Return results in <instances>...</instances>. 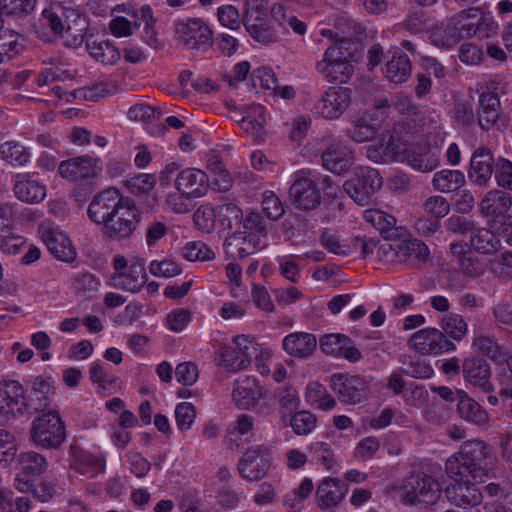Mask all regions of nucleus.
Masks as SVG:
<instances>
[{
    "mask_svg": "<svg viewBox=\"0 0 512 512\" xmlns=\"http://www.w3.org/2000/svg\"><path fill=\"white\" fill-rule=\"evenodd\" d=\"M486 458L485 443L480 440L469 441L447 459L445 471L452 482L480 481L488 471Z\"/></svg>",
    "mask_w": 512,
    "mask_h": 512,
    "instance_id": "nucleus-1",
    "label": "nucleus"
},
{
    "mask_svg": "<svg viewBox=\"0 0 512 512\" xmlns=\"http://www.w3.org/2000/svg\"><path fill=\"white\" fill-rule=\"evenodd\" d=\"M350 41L341 39L332 43L323 59L316 63V70L329 83H348L353 76L352 54L348 51Z\"/></svg>",
    "mask_w": 512,
    "mask_h": 512,
    "instance_id": "nucleus-2",
    "label": "nucleus"
},
{
    "mask_svg": "<svg viewBox=\"0 0 512 512\" xmlns=\"http://www.w3.org/2000/svg\"><path fill=\"white\" fill-rule=\"evenodd\" d=\"M512 196L510 193L499 189L488 191L482 198L479 209L483 217L487 219V225L498 235L512 233Z\"/></svg>",
    "mask_w": 512,
    "mask_h": 512,
    "instance_id": "nucleus-3",
    "label": "nucleus"
},
{
    "mask_svg": "<svg viewBox=\"0 0 512 512\" xmlns=\"http://www.w3.org/2000/svg\"><path fill=\"white\" fill-rule=\"evenodd\" d=\"M439 482L424 472L411 473L403 479L400 497L404 504L428 507L436 504L441 496Z\"/></svg>",
    "mask_w": 512,
    "mask_h": 512,
    "instance_id": "nucleus-4",
    "label": "nucleus"
},
{
    "mask_svg": "<svg viewBox=\"0 0 512 512\" xmlns=\"http://www.w3.org/2000/svg\"><path fill=\"white\" fill-rule=\"evenodd\" d=\"M30 435L35 445L58 449L66 439L65 423L57 411L48 410L33 420Z\"/></svg>",
    "mask_w": 512,
    "mask_h": 512,
    "instance_id": "nucleus-5",
    "label": "nucleus"
},
{
    "mask_svg": "<svg viewBox=\"0 0 512 512\" xmlns=\"http://www.w3.org/2000/svg\"><path fill=\"white\" fill-rule=\"evenodd\" d=\"M382 185L383 179L377 169L360 166L343 183V189L355 203L365 206L373 200Z\"/></svg>",
    "mask_w": 512,
    "mask_h": 512,
    "instance_id": "nucleus-6",
    "label": "nucleus"
},
{
    "mask_svg": "<svg viewBox=\"0 0 512 512\" xmlns=\"http://www.w3.org/2000/svg\"><path fill=\"white\" fill-rule=\"evenodd\" d=\"M175 40L188 50L205 52L213 44V32L199 18H189L175 24Z\"/></svg>",
    "mask_w": 512,
    "mask_h": 512,
    "instance_id": "nucleus-7",
    "label": "nucleus"
},
{
    "mask_svg": "<svg viewBox=\"0 0 512 512\" xmlns=\"http://www.w3.org/2000/svg\"><path fill=\"white\" fill-rule=\"evenodd\" d=\"M28 416L25 389L16 380L0 381V423Z\"/></svg>",
    "mask_w": 512,
    "mask_h": 512,
    "instance_id": "nucleus-8",
    "label": "nucleus"
},
{
    "mask_svg": "<svg viewBox=\"0 0 512 512\" xmlns=\"http://www.w3.org/2000/svg\"><path fill=\"white\" fill-rule=\"evenodd\" d=\"M139 210L133 200L127 198L120 205L115 216L102 228L103 233L113 240L130 239L140 222Z\"/></svg>",
    "mask_w": 512,
    "mask_h": 512,
    "instance_id": "nucleus-9",
    "label": "nucleus"
},
{
    "mask_svg": "<svg viewBox=\"0 0 512 512\" xmlns=\"http://www.w3.org/2000/svg\"><path fill=\"white\" fill-rule=\"evenodd\" d=\"M330 386L340 402L356 405L364 402L369 396V384L359 375L335 373L330 377Z\"/></svg>",
    "mask_w": 512,
    "mask_h": 512,
    "instance_id": "nucleus-10",
    "label": "nucleus"
},
{
    "mask_svg": "<svg viewBox=\"0 0 512 512\" xmlns=\"http://www.w3.org/2000/svg\"><path fill=\"white\" fill-rule=\"evenodd\" d=\"M257 356V347L246 335L233 338V346H223L219 352V364L230 371L246 368L253 357Z\"/></svg>",
    "mask_w": 512,
    "mask_h": 512,
    "instance_id": "nucleus-11",
    "label": "nucleus"
},
{
    "mask_svg": "<svg viewBox=\"0 0 512 512\" xmlns=\"http://www.w3.org/2000/svg\"><path fill=\"white\" fill-rule=\"evenodd\" d=\"M58 170L61 177L77 185H88L91 190V180L98 176L102 167L98 158L84 155L62 161Z\"/></svg>",
    "mask_w": 512,
    "mask_h": 512,
    "instance_id": "nucleus-12",
    "label": "nucleus"
},
{
    "mask_svg": "<svg viewBox=\"0 0 512 512\" xmlns=\"http://www.w3.org/2000/svg\"><path fill=\"white\" fill-rule=\"evenodd\" d=\"M127 197H124L116 188H107L97 193L89 203L87 214L89 219L95 224H107L110 218L115 216L120 205L124 203Z\"/></svg>",
    "mask_w": 512,
    "mask_h": 512,
    "instance_id": "nucleus-13",
    "label": "nucleus"
},
{
    "mask_svg": "<svg viewBox=\"0 0 512 512\" xmlns=\"http://www.w3.org/2000/svg\"><path fill=\"white\" fill-rule=\"evenodd\" d=\"M72 18L75 22L85 23V19L81 17L76 9L59 1L49 3L41 14L43 24L47 25L55 35H61L63 32L73 35L70 25V19Z\"/></svg>",
    "mask_w": 512,
    "mask_h": 512,
    "instance_id": "nucleus-14",
    "label": "nucleus"
},
{
    "mask_svg": "<svg viewBox=\"0 0 512 512\" xmlns=\"http://www.w3.org/2000/svg\"><path fill=\"white\" fill-rule=\"evenodd\" d=\"M409 343L422 354L437 355L456 349V345L437 328H424L415 332Z\"/></svg>",
    "mask_w": 512,
    "mask_h": 512,
    "instance_id": "nucleus-15",
    "label": "nucleus"
},
{
    "mask_svg": "<svg viewBox=\"0 0 512 512\" xmlns=\"http://www.w3.org/2000/svg\"><path fill=\"white\" fill-rule=\"evenodd\" d=\"M351 94L347 87H329L315 104V110L325 119H338L349 107Z\"/></svg>",
    "mask_w": 512,
    "mask_h": 512,
    "instance_id": "nucleus-16",
    "label": "nucleus"
},
{
    "mask_svg": "<svg viewBox=\"0 0 512 512\" xmlns=\"http://www.w3.org/2000/svg\"><path fill=\"white\" fill-rule=\"evenodd\" d=\"M289 197L295 208L309 212L321 204L320 190L309 177H297L289 189Z\"/></svg>",
    "mask_w": 512,
    "mask_h": 512,
    "instance_id": "nucleus-17",
    "label": "nucleus"
},
{
    "mask_svg": "<svg viewBox=\"0 0 512 512\" xmlns=\"http://www.w3.org/2000/svg\"><path fill=\"white\" fill-rule=\"evenodd\" d=\"M54 381L50 376L40 375L36 377L29 390L25 389V401L27 403L28 416L42 412L51 404V395L54 394Z\"/></svg>",
    "mask_w": 512,
    "mask_h": 512,
    "instance_id": "nucleus-18",
    "label": "nucleus"
},
{
    "mask_svg": "<svg viewBox=\"0 0 512 512\" xmlns=\"http://www.w3.org/2000/svg\"><path fill=\"white\" fill-rule=\"evenodd\" d=\"M447 500L454 506L471 509L483 501V494L472 481L452 482L444 488Z\"/></svg>",
    "mask_w": 512,
    "mask_h": 512,
    "instance_id": "nucleus-19",
    "label": "nucleus"
},
{
    "mask_svg": "<svg viewBox=\"0 0 512 512\" xmlns=\"http://www.w3.org/2000/svg\"><path fill=\"white\" fill-rule=\"evenodd\" d=\"M465 380L474 387L482 389L485 393L493 391L491 383V367L489 363L479 356L469 357L462 364Z\"/></svg>",
    "mask_w": 512,
    "mask_h": 512,
    "instance_id": "nucleus-20",
    "label": "nucleus"
},
{
    "mask_svg": "<svg viewBox=\"0 0 512 512\" xmlns=\"http://www.w3.org/2000/svg\"><path fill=\"white\" fill-rule=\"evenodd\" d=\"M260 238L257 233L248 234L240 229L228 236L224 242V250L233 260L243 259L254 254L260 246Z\"/></svg>",
    "mask_w": 512,
    "mask_h": 512,
    "instance_id": "nucleus-21",
    "label": "nucleus"
},
{
    "mask_svg": "<svg viewBox=\"0 0 512 512\" xmlns=\"http://www.w3.org/2000/svg\"><path fill=\"white\" fill-rule=\"evenodd\" d=\"M495 162L489 149L478 148L471 156L468 178L478 186L486 185L495 172Z\"/></svg>",
    "mask_w": 512,
    "mask_h": 512,
    "instance_id": "nucleus-22",
    "label": "nucleus"
},
{
    "mask_svg": "<svg viewBox=\"0 0 512 512\" xmlns=\"http://www.w3.org/2000/svg\"><path fill=\"white\" fill-rule=\"evenodd\" d=\"M177 190L187 196L196 198L205 195L209 189L207 174L196 168L182 170L175 179Z\"/></svg>",
    "mask_w": 512,
    "mask_h": 512,
    "instance_id": "nucleus-23",
    "label": "nucleus"
},
{
    "mask_svg": "<svg viewBox=\"0 0 512 512\" xmlns=\"http://www.w3.org/2000/svg\"><path fill=\"white\" fill-rule=\"evenodd\" d=\"M70 456L71 467L84 476L93 478L105 472L106 463L103 456L83 451L77 445L70 446Z\"/></svg>",
    "mask_w": 512,
    "mask_h": 512,
    "instance_id": "nucleus-24",
    "label": "nucleus"
},
{
    "mask_svg": "<svg viewBox=\"0 0 512 512\" xmlns=\"http://www.w3.org/2000/svg\"><path fill=\"white\" fill-rule=\"evenodd\" d=\"M41 234L47 249L57 259L65 262H71L75 259V248L65 233L56 228H42Z\"/></svg>",
    "mask_w": 512,
    "mask_h": 512,
    "instance_id": "nucleus-25",
    "label": "nucleus"
},
{
    "mask_svg": "<svg viewBox=\"0 0 512 512\" xmlns=\"http://www.w3.org/2000/svg\"><path fill=\"white\" fill-rule=\"evenodd\" d=\"M458 226L462 232L471 230L470 244L473 249L482 254H492L500 247V240L497 233L489 228L472 229L471 223L457 219Z\"/></svg>",
    "mask_w": 512,
    "mask_h": 512,
    "instance_id": "nucleus-26",
    "label": "nucleus"
},
{
    "mask_svg": "<svg viewBox=\"0 0 512 512\" xmlns=\"http://www.w3.org/2000/svg\"><path fill=\"white\" fill-rule=\"evenodd\" d=\"M348 486L338 478H325L316 491L317 503L320 509L336 507L345 498Z\"/></svg>",
    "mask_w": 512,
    "mask_h": 512,
    "instance_id": "nucleus-27",
    "label": "nucleus"
},
{
    "mask_svg": "<svg viewBox=\"0 0 512 512\" xmlns=\"http://www.w3.org/2000/svg\"><path fill=\"white\" fill-rule=\"evenodd\" d=\"M268 468L269 462L260 455V448L247 449L238 462L239 474L249 481L262 479Z\"/></svg>",
    "mask_w": 512,
    "mask_h": 512,
    "instance_id": "nucleus-28",
    "label": "nucleus"
},
{
    "mask_svg": "<svg viewBox=\"0 0 512 512\" xmlns=\"http://www.w3.org/2000/svg\"><path fill=\"white\" fill-rule=\"evenodd\" d=\"M321 159L327 170L340 174L349 168L352 152L342 142H334L323 151Z\"/></svg>",
    "mask_w": 512,
    "mask_h": 512,
    "instance_id": "nucleus-29",
    "label": "nucleus"
},
{
    "mask_svg": "<svg viewBox=\"0 0 512 512\" xmlns=\"http://www.w3.org/2000/svg\"><path fill=\"white\" fill-rule=\"evenodd\" d=\"M317 346L314 334L307 332H293L284 337L282 347L285 352L296 358L309 357Z\"/></svg>",
    "mask_w": 512,
    "mask_h": 512,
    "instance_id": "nucleus-30",
    "label": "nucleus"
},
{
    "mask_svg": "<svg viewBox=\"0 0 512 512\" xmlns=\"http://www.w3.org/2000/svg\"><path fill=\"white\" fill-rule=\"evenodd\" d=\"M392 244H389V251L399 261H406L411 257L418 259L419 261H426L429 257V250L427 245L418 239H405L399 240V238L391 239Z\"/></svg>",
    "mask_w": 512,
    "mask_h": 512,
    "instance_id": "nucleus-31",
    "label": "nucleus"
},
{
    "mask_svg": "<svg viewBox=\"0 0 512 512\" xmlns=\"http://www.w3.org/2000/svg\"><path fill=\"white\" fill-rule=\"evenodd\" d=\"M233 398L238 407L249 409L262 398V388L255 378L245 377L236 382Z\"/></svg>",
    "mask_w": 512,
    "mask_h": 512,
    "instance_id": "nucleus-32",
    "label": "nucleus"
},
{
    "mask_svg": "<svg viewBox=\"0 0 512 512\" xmlns=\"http://www.w3.org/2000/svg\"><path fill=\"white\" fill-rule=\"evenodd\" d=\"M364 219L371 224L386 239L400 238L402 229L396 227V219L394 216L379 210L367 209L364 212Z\"/></svg>",
    "mask_w": 512,
    "mask_h": 512,
    "instance_id": "nucleus-33",
    "label": "nucleus"
},
{
    "mask_svg": "<svg viewBox=\"0 0 512 512\" xmlns=\"http://www.w3.org/2000/svg\"><path fill=\"white\" fill-rule=\"evenodd\" d=\"M479 12V8L471 7L459 11L449 19V24L459 41L462 39H470L478 34L479 27H477V22H472V20L478 16Z\"/></svg>",
    "mask_w": 512,
    "mask_h": 512,
    "instance_id": "nucleus-34",
    "label": "nucleus"
},
{
    "mask_svg": "<svg viewBox=\"0 0 512 512\" xmlns=\"http://www.w3.org/2000/svg\"><path fill=\"white\" fill-rule=\"evenodd\" d=\"M457 413L460 418L477 426H484L489 421L486 410L464 391H458Z\"/></svg>",
    "mask_w": 512,
    "mask_h": 512,
    "instance_id": "nucleus-35",
    "label": "nucleus"
},
{
    "mask_svg": "<svg viewBox=\"0 0 512 512\" xmlns=\"http://www.w3.org/2000/svg\"><path fill=\"white\" fill-rule=\"evenodd\" d=\"M114 279L121 289L133 293L139 291L147 280L145 261L143 259L132 260L127 272L119 273Z\"/></svg>",
    "mask_w": 512,
    "mask_h": 512,
    "instance_id": "nucleus-36",
    "label": "nucleus"
},
{
    "mask_svg": "<svg viewBox=\"0 0 512 512\" xmlns=\"http://www.w3.org/2000/svg\"><path fill=\"white\" fill-rule=\"evenodd\" d=\"M500 99L493 97L482 96L479 97L477 106V123L481 130L489 131L492 128L498 127L500 118Z\"/></svg>",
    "mask_w": 512,
    "mask_h": 512,
    "instance_id": "nucleus-37",
    "label": "nucleus"
},
{
    "mask_svg": "<svg viewBox=\"0 0 512 512\" xmlns=\"http://www.w3.org/2000/svg\"><path fill=\"white\" fill-rule=\"evenodd\" d=\"M405 161L417 171L430 172L439 165L440 153L428 146L414 147L410 148Z\"/></svg>",
    "mask_w": 512,
    "mask_h": 512,
    "instance_id": "nucleus-38",
    "label": "nucleus"
},
{
    "mask_svg": "<svg viewBox=\"0 0 512 512\" xmlns=\"http://www.w3.org/2000/svg\"><path fill=\"white\" fill-rule=\"evenodd\" d=\"M411 61L409 57L398 50L393 53L390 60L385 65L386 77L396 84L405 82L411 74Z\"/></svg>",
    "mask_w": 512,
    "mask_h": 512,
    "instance_id": "nucleus-39",
    "label": "nucleus"
},
{
    "mask_svg": "<svg viewBox=\"0 0 512 512\" xmlns=\"http://www.w3.org/2000/svg\"><path fill=\"white\" fill-rule=\"evenodd\" d=\"M385 151L386 161L404 162L411 147L397 133L388 132L380 138Z\"/></svg>",
    "mask_w": 512,
    "mask_h": 512,
    "instance_id": "nucleus-40",
    "label": "nucleus"
},
{
    "mask_svg": "<svg viewBox=\"0 0 512 512\" xmlns=\"http://www.w3.org/2000/svg\"><path fill=\"white\" fill-rule=\"evenodd\" d=\"M13 191L17 199L31 204L40 203L46 197L45 186L31 179L17 181Z\"/></svg>",
    "mask_w": 512,
    "mask_h": 512,
    "instance_id": "nucleus-41",
    "label": "nucleus"
},
{
    "mask_svg": "<svg viewBox=\"0 0 512 512\" xmlns=\"http://www.w3.org/2000/svg\"><path fill=\"white\" fill-rule=\"evenodd\" d=\"M465 183L464 173L460 170L443 169L434 174L432 185L436 191L450 193L460 189Z\"/></svg>",
    "mask_w": 512,
    "mask_h": 512,
    "instance_id": "nucleus-42",
    "label": "nucleus"
},
{
    "mask_svg": "<svg viewBox=\"0 0 512 512\" xmlns=\"http://www.w3.org/2000/svg\"><path fill=\"white\" fill-rule=\"evenodd\" d=\"M86 48L96 61L104 65H113L120 59L119 50L108 41L88 40Z\"/></svg>",
    "mask_w": 512,
    "mask_h": 512,
    "instance_id": "nucleus-43",
    "label": "nucleus"
},
{
    "mask_svg": "<svg viewBox=\"0 0 512 512\" xmlns=\"http://www.w3.org/2000/svg\"><path fill=\"white\" fill-rule=\"evenodd\" d=\"M472 347L479 353L486 355L495 363L505 360L506 354L503 348L490 336L474 332Z\"/></svg>",
    "mask_w": 512,
    "mask_h": 512,
    "instance_id": "nucleus-44",
    "label": "nucleus"
},
{
    "mask_svg": "<svg viewBox=\"0 0 512 512\" xmlns=\"http://www.w3.org/2000/svg\"><path fill=\"white\" fill-rule=\"evenodd\" d=\"M20 39L21 35L18 32L5 27L4 17L0 14V54L13 58L23 49Z\"/></svg>",
    "mask_w": 512,
    "mask_h": 512,
    "instance_id": "nucleus-45",
    "label": "nucleus"
},
{
    "mask_svg": "<svg viewBox=\"0 0 512 512\" xmlns=\"http://www.w3.org/2000/svg\"><path fill=\"white\" fill-rule=\"evenodd\" d=\"M37 0H0V14L16 19H24L35 10Z\"/></svg>",
    "mask_w": 512,
    "mask_h": 512,
    "instance_id": "nucleus-46",
    "label": "nucleus"
},
{
    "mask_svg": "<svg viewBox=\"0 0 512 512\" xmlns=\"http://www.w3.org/2000/svg\"><path fill=\"white\" fill-rule=\"evenodd\" d=\"M218 219L221 225L228 230L241 228L243 212L235 202H225L217 206Z\"/></svg>",
    "mask_w": 512,
    "mask_h": 512,
    "instance_id": "nucleus-47",
    "label": "nucleus"
},
{
    "mask_svg": "<svg viewBox=\"0 0 512 512\" xmlns=\"http://www.w3.org/2000/svg\"><path fill=\"white\" fill-rule=\"evenodd\" d=\"M18 464L24 474H31L33 476L44 474L48 468L45 456L35 451L21 453L18 457Z\"/></svg>",
    "mask_w": 512,
    "mask_h": 512,
    "instance_id": "nucleus-48",
    "label": "nucleus"
},
{
    "mask_svg": "<svg viewBox=\"0 0 512 512\" xmlns=\"http://www.w3.org/2000/svg\"><path fill=\"white\" fill-rule=\"evenodd\" d=\"M377 133L376 126L365 117L355 120L346 130V135L357 143L371 141L376 137Z\"/></svg>",
    "mask_w": 512,
    "mask_h": 512,
    "instance_id": "nucleus-49",
    "label": "nucleus"
},
{
    "mask_svg": "<svg viewBox=\"0 0 512 512\" xmlns=\"http://www.w3.org/2000/svg\"><path fill=\"white\" fill-rule=\"evenodd\" d=\"M441 328L446 336L455 341L462 340L468 331V325L464 318L457 313H447L441 321Z\"/></svg>",
    "mask_w": 512,
    "mask_h": 512,
    "instance_id": "nucleus-50",
    "label": "nucleus"
},
{
    "mask_svg": "<svg viewBox=\"0 0 512 512\" xmlns=\"http://www.w3.org/2000/svg\"><path fill=\"white\" fill-rule=\"evenodd\" d=\"M1 158L12 165H24L29 160V152L16 141H7L0 145Z\"/></svg>",
    "mask_w": 512,
    "mask_h": 512,
    "instance_id": "nucleus-51",
    "label": "nucleus"
},
{
    "mask_svg": "<svg viewBox=\"0 0 512 512\" xmlns=\"http://www.w3.org/2000/svg\"><path fill=\"white\" fill-rule=\"evenodd\" d=\"M217 217V208L215 209L211 204L201 205L193 215L194 223L197 228L206 233L214 229Z\"/></svg>",
    "mask_w": 512,
    "mask_h": 512,
    "instance_id": "nucleus-52",
    "label": "nucleus"
},
{
    "mask_svg": "<svg viewBox=\"0 0 512 512\" xmlns=\"http://www.w3.org/2000/svg\"><path fill=\"white\" fill-rule=\"evenodd\" d=\"M114 93V87L106 82H101L90 87L81 88L73 92V97L87 101H98Z\"/></svg>",
    "mask_w": 512,
    "mask_h": 512,
    "instance_id": "nucleus-53",
    "label": "nucleus"
},
{
    "mask_svg": "<svg viewBox=\"0 0 512 512\" xmlns=\"http://www.w3.org/2000/svg\"><path fill=\"white\" fill-rule=\"evenodd\" d=\"M182 256L188 261H208L215 258V253L204 242L196 241L182 248Z\"/></svg>",
    "mask_w": 512,
    "mask_h": 512,
    "instance_id": "nucleus-54",
    "label": "nucleus"
},
{
    "mask_svg": "<svg viewBox=\"0 0 512 512\" xmlns=\"http://www.w3.org/2000/svg\"><path fill=\"white\" fill-rule=\"evenodd\" d=\"M262 211L270 220L280 219L285 210L280 198L272 191H265L262 194Z\"/></svg>",
    "mask_w": 512,
    "mask_h": 512,
    "instance_id": "nucleus-55",
    "label": "nucleus"
},
{
    "mask_svg": "<svg viewBox=\"0 0 512 512\" xmlns=\"http://www.w3.org/2000/svg\"><path fill=\"white\" fill-rule=\"evenodd\" d=\"M310 452L318 463L323 465L327 470L337 467L334 452L331 446L325 442H315L310 445Z\"/></svg>",
    "mask_w": 512,
    "mask_h": 512,
    "instance_id": "nucleus-56",
    "label": "nucleus"
},
{
    "mask_svg": "<svg viewBox=\"0 0 512 512\" xmlns=\"http://www.w3.org/2000/svg\"><path fill=\"white\" fill-rule=\"evenodd\" d=\"M430 39L435 46L441 48H451L459 42L449 22L445 26L435 27L431 31Z\"/></svg>",
    "mask_w": 512,
    "mask_h": 512,
    "instance_id": "nucleus-57",
    "label": "nucleus"
},
{
    "mask_svg": "<svg viewBox=\"0 0 512 512\" xmlns=\"http://www.w3.org/2000/svg\"><path fill=\"white\" fill-rule=\"evenodd\" d=\"M422 207L428 216L437 219L438 221L441 218H444L450 211L448 201L444 197L438 195L427 198Z\"/></svg>",
    "mask_w": 512,
    "mask_h": 512,
    "instance_id": "nucleus-58",
    "label": "nucleus"
},
{
    "mask_svg": "<svg viewBox=\"0 0 512 512\" xmlns=\"http://www.w3.org/2000/svg\"><path fill=\"white\" fill-rule=\"evenodd\" d=\"M349 344V337L344 334H327L320 338V349L328 355L339 358L343 345Z\"/></svg>",
    "mask_w": 512,
    "mask_h": 512,
    "instance_id": "nucleus-59",
    "label": "nucleus"
},
{
    "mask_svg": "<svg viewBox=\"0 0 512 512\" xmlns=\"http://www.w3.org/2000/svg\"><path fill=\"white\" fill-rule=\"evenodd\" d=\"M290 425L297 435H307L316 426V417L309 411H299L292 416Z\"/></svg>",
    "mask_w": 512,
    "mask_h": 512,
    "instance_id": "nucleus-60",
    "label": "nucleus"
},
{
    "mask_svg": "<svg viewBox=\"0 0 512 512\" xmlns=\"http://www.w3.org/2000/svg\"><path fill=\"white\" fill-rule=\"evenodd\" d=\"M251 79L254 86H261L264 89L276 92L279 89L278 79L271 68L260 67L253 70Z\"/></svg>",
    "mask_w": 512,
    "mask_h": 512,
    "instance_id": "nucleus-61",
    "label": "nucleus"
},
{
    "mask_svg": "<svg viewBox=\"0 0 512 512\" xmlns=\"http://www.w3.org/2000/svg\"><path fill=\"white\" fill-rule=\"evenodd\" d=\"M495 180L499 187L512 191V162L499 157L495 162Z\"/></svg>",
    "mask_w": 512,
    "mask_h": 512,
    "instance_id": "nucleus-62",
    "label": "nucleus"
},
{
    "mask_svg": "<svg viewBox=\"0 0 512 512\" xmlns=\"http://www.w3.org/2000/svg\"><path fill=\"white\" fill-rule=\"evenodd\" d=\"M453 119L462 127L473 125L477 119L472 104L463 100L455 102L453 108Z\"/></svg>",
    "mask_w": 512,
    "mask_h": 512,
    "instance_id": "nucleus-63",
    "label": "nucleus"
},
{
    "mask_svg": "<svg viewBox=\"0 0 512 512\" xmlns=\"http://www.w3.org/2000/svg\"><path fill=\"white\" fill-rule=\"evenodd\" d=\"M196 418V409L189 402H182L176 406L175 419L179 430L187 431L191 428Z\"/></svg>",
    "mask_w": 512,
    "mask_h": 512,
    "instance_id": "nucleus-64",
    "label": "nucleus"
}]
</instances>
